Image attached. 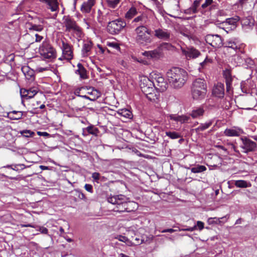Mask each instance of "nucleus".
<instances>
[{"instance_id":"42","label":"nucleus","mask_w":257,"mask_h":257,"mask_svg":"<svg viewBox=\"0 0 257 257\" xmlns=\"http://www.w3.org/2000/svg\"><path fill=\"white\" fill-rule=\"evenodd\" d=\"M43 26L41 25L31 24V27L29 29L30 31L40 32L43 30Z\"/></svg>"},{"instance_id":"4","label":"nucleus","mask_w":257,"mask_h":257,"mask_svg":"<svg viewBox=\"0 0 257 257\" xmlns=\"http://www.w3.org/2000/svg\"><path fill=\"white\" fill-rule=\"evenodd\" d=\"M108 202L116 205L113 209L115 211L119 212H131L132 209L130 207V205L133 204V202H127L123 195H119L111 196L108 198Z\"/></svg>"},{"instance_id":"61","label":"nucleus","mask_w":257,"mask_h":257,"mask_svg":"<svg viewBox=\"0 0 257 257\" xmlns=\"http://www.w3.org/2000/svg\"><path fill=\"white\" fill-rule=\"evenodd\" d=\"M24 166V165H23V164H19V165H17L15 166V168H12L11 166L10 165H8L6 167L7 168H11L14 170H18V169L17 168V166Z\"/></svg>"},{"instance_id":"26","label":"nucleus","mask_w":257,"mask_h":257,"mask_svg":"<svg viewBox=\"0 0 257 257\" xmlns=\"http://www.w3.org/2000/svg\"><path fill=\"white\" fill-rule=\"evenodd\" d=\"M77 66L78 69L75 71L76 74L79 75L81 79H86L87 77L86 69L83 67L82 64L80 63L77 64Z\"/></svg>"},{"instance_id":"1","label":"nucleus","mask_w":257,"mask_h":257,"mask_svg":"<svg viewBox=\"0 0 257 257\" xmlns=\"http://www.w3.org/2000/svg\"><path fill=\"white\" fill-rule=\"evenodd\" d=\"M167 77L170 85L174 88H181L187 79V73L184 70L175 67L167 72Z\"/></svg>"},{"instance_id":"3","label":"nucleus","mask_w":257,"mask_h":257,"mask_svg":"<svg viewBox=\"0 0 257 257\" xmlns=\"http://www.w3.org/2000/svg\"><path fill=\"white\" fill-rule=\"evenodd\" d=\"M207 92L205 80L201 78L196 79L191 87V95L194 99L201 100L205 98Z\"/></svg>"},{"instance_id":"63","label":"nucleus","mask_w":257,"mask_h":257,"mask_svg":"<svg viewBox=\"0 0 257 257\" xmlns=\"http://www.w3.org/2000/svg\"><path fill=\"white\" fill-rule=\"evenodd\" d=\"M248 0H239L238 1V3L242 6L244 4H245L247 2Z\"/></svg>"},{"instance_id":"12","label":"nucleus","mask_w":257,"mask_h":257,"mask_svg":"<svg viewBox=\"0 0 257 257\" xmlns=\"http://www.w3.org/2000/svg\"><path fill=\"white\" fill-rule=\"evenodd\" d=\"M61 49L62 51L63 58L67 61H70L73 58V47L67 42L62 40Z\"/></svg>"},{"instance_id":"25","label":"nucleus","mask_w":257,"mask_h":257,"mask_svg":"<svg viewBox=\"0 0 257 257\" xmlns=\"http://www.w3.org/2000/svg\"><path fill=\"white\" fill-rule=\"evenodd\" d=\"M200 4V0H195L194 1L192 6L185 10V13L187 14H195L198 12L197 8Z\"/></svg>"},{"instance_id":"48","label":"nucleus","mask_w":257,"mask_h":257,"mask_svg":"<svg viewBox=\"0 0 257 257\" xmlns=\"http://www.w3.org/2000/svg\"><path fill=\"white\" fill-rule=\"evenodd\" d=\"M107 46L113 48L114 49L118 50L120 49L119 45L115 42H107Z\"/></svg>"},{"instance_id":"64","label":"nucleus","mask_w":257,"mask_h":257,"mask_svg":"<svg viewBox=\"0 0 257 257\" xmlns=\"http://www.w3.org/2000/svg\"><path fill=\"white\" fill-rule=\"evenodd\" d=\"M40 168L42 170H48L49 169V167H47V166H43V165H41L40 166Z\"/></svg>"},{"instance_id":"50","label":"nucleus","mask_w":257,"mask_h":257,"mask_svg":"<svg viewBox=\"0 0 257 257\" xmlns=\"http://www.w3.org/2000/svg\"><path fill=\"white\" fill-rule=\"evenodd\" d=\"M213 2V0H205V2L204 4H203L201 6V8L202 9H205L208 6L210 5Z\"/></svg>"},{"instance_id":"34","label":"nucleus","mask_w":257,"mask_h":257,"mask_svg":"<svg viewBox=\"0 0 257 257\" xmlns=\"http://www.w3.org/2000/svg\"><path fill=\"white\" fill-rule=\"evenodd\" d=\"M148 19V17L144 14H142L141 15L137 17L133 20V22L135 23H141V24H145L146 23V20Z\"/></svg>"},{"instance_id":"51","label":"nucleus","mask_w":257,"mask_h":257,"mask_svg":"<svg viewBox=\"0 0 257 257\" xmlns=\"http://www.w3.org/2000/svg\"><path fill=\"white\" fill-rule=\"evenodd\" d=\"M92 178L96 182H98L100 178V174L97 172H94L92 174Z\"/></svg>"},{"instance_id":"11","label":"nucleus","mask_w":257,"mask_h":257,"mask_svg":"<svg viewBox=\"0 0 257 257\" xmlns=\"http://www.w3.org/2000/svg\"><path fill=\"white\" fill-rule=\"evenodd\" d=\"M172 47V45L167 43H163L161 46L157 49L153 51H146L144 52V54L148 58L158 59L161 55L162 50L163 49H169Z\"/></svg>"},{"instance_id":"32","label":"nucleus","mask_w":257,"mask_h":257,"mask_svg":"<svg viewBox=\"0 0 257 257\" xmlns=\"http://www.w3.org/2000/svg\"><path fill=\"white\" fill-rule=\"evenodd\" d=\"M191 172L193 173H199L203 172L207 170L205 166L197 165L190 169Z\"/></svg>"},{"instance_id":"35","label":"nucleus","mask_w":257,"mask_h":257,"mask_svg":"<svg viewBox=\"0 0 257 257\" xmlns=\"http://www.w3.org/2000/svg\"><path fill=\"white\" fill-rule=\"evenodd\" d=\"M212 124V122L209 121L205 123H201L198 127L195 128L196 132H199L207 129Z\"/></svg>"},{"instance_id":"62","label":"nucleus","mask_w":257,"mask_h":257,"mask_svg":"<svg viewBox=\"0 0 257 257\" xmlns=\"http://www.w3.org/2000/svg\"><path fill=\"white\" fill-rule=\"evenodd\" d=\"M78 197L81 199H85V195L82 192L79 193Z\"/></svg>"},{"instance_id":"10","label":"nucleus","mask_w":257,"mask_h":257,"mask_svg":"<svg viewBox=\"0 0 257 257\" xmlns=\"http://www.w3.org/2000/svg\"><path fill=\"white\" fill-rule=\"evenodd\" d=\"M206 42L214 48H220L223 45V40L218 35L208 34L205 37Z\"/></svg>"},{"instance_id":"16","label":"nucleus","mask_w":257,"mask_h":257,"mask_svg":"<svg viewBox=\"0 0 257 257\" xmlns=\"http://www.w3.org/2000/svg\"><path fill=\"white\" fill-rule=\"evenodd\" d=\"M212 94L216 97L223 98L224 95V87L223 84L217 83L214 85L212 89Z\"/></svg>"},{"instance_id":"49","label":"nucleus","mask_w":257,"mask_h":257,"mask_svg":"<svg viewBox=\"0 0 257 257\" xmlns=\"http://www.w3.org/2000/svg\"><path fill=\"white\" fill-rule=\"evenodd\" d=\"M21 133L24 137H30L34 134V133H32L30 131L28 130H24L22 131Z\"/></svg>"},{"instance_id":"28","label":"nucleus","mask_w":257,"mask_h":257,"mask_svg":"<svg viewBox=\"0 0 257 257\" xmlns=\"http://www.w3.org/2000/svg\"><path fill=\"white\" fill-rule=\"evenodd\" d=\"M227 219L226 218V216H224L220 218H217V217H211L208 218V223L209 224H221V223H224V222L227 221Z\"/></svg>"},{"instance_id":"15","label":"nucleus","mask_w":257,"mask_h":257,"mask_svg":"<svg viewBox=\"0 0 257 257\" xmlns=\"http://www.w3.org/2000/svg\"><path fill=\"white\" fill-rule=\"evenodd\" d=\"M181 50L183 54L187 59H195L201 55L199 51L193 47H187L185 49L182 48Z\"/></svg>"},{"instance_id":"22","label":"nucleus","mask_w":257,"mask_h":257,"mask_svg":"<svg viewBox=\"0 0 257 257\" xmlns=\"http://www.w3.org/2000/svg\"><path fill=\"white\" fill-rule=\"evenodd\" d=\"M92 48V43L91 41H87L84 42L82 49V54L83 57H87L89 56Z\"/></svg>"},{"instance_id":"2","label":"nucleus","mask_w":257,"mask_h":257,"mask_svg":"<svg viewBox=\"0 0 257 257\" xmlns=\"http://www.w3.org/2000/svg\"><path fill=\"white\" fill-rule=\"evenodd\" d=\"M152 31L147 26L141 25L135 29V41L141 45L145 46L153 41Z\"/></svg>"},{"instance_id":"60","label":"nucleus","mask_w":257,"mask_h":257,"mask_svg":"<svg viewBox=\"0 0 257 257\" xmlns=\"http://www.w3.org/2000/svg\"><path fill=\"white\" fill-rule=\"evenodd\" d=\"M97 47L98 48H99V51L100 52H101V53L103 54L105 52V48H103L101 45H97Z\"/></svg>"},{"instance_id":"47","label":"nucleus","mask_w":257,"mask_h":257,"mask_svg":"<svg viewBox=\"0 0 257 257\" xmlns=\"http://www.w3.org/2000/svg\"><path fill=\"white\" fill-rule=\"evenodd\" d=\"M245 62L246 63V66L250 68L252 67L254 64L253 60H252L251 59L249 58L245 59Z\"/></svg>"},{"instance_id":"5","label":"nucleus","mask_w":257,"mask_h":257,"mask_svg":"<svg viewBox=\"0 0 257 257\" xmlns=\"http://www.w3.org/2000/svg\"><path fill=\"white\" fill-rule=\"evenodd\" d=\"M62 20L66 32H71L77 38H82L83 36L82 30L73 18L69 15L64 16Z\"/></svg>"},{"instance_id":"19","label":"nucleus","mask_w":257,"mask_h":257,"mask_svg":"<svg viewBox=\"0 0 257 257\" xmlns=\"http://www.w3.org/2000/svg\"><path fill=\"white\" fill-rule=\"evenodd\" d=\"M243 131L239 128H226L224 131V134L227 137H238Z\"/></svg>"},{"instance_id":"53","label":"nucleus","mask_w":257,"mask_h":257,"mask_svg":"<svg viewBox=\"0 0 257 257\" xmlns=\"http://www.w3.org/2000/svg\"><path fill=\"white\" fill-rule=\"evenodd\" d=\"M85 189L87 191L92 193L93 192L92 186L90 184H86L84 186Z\"/></svg>"},{"instance_id":"38","label":"nucleus","mask_w":257,"mask_h":257,"mask_svg":"<svg viewBox=\"0 0 257 257\" xmlns=\"http://www.w3.org/2000/svg\"><path fill=\"white\" fill-rule=\"evenodd\" d=\"M166 135L171 139H176L181 137V134L176 132H166Z\"/></svg>"},{"instance_id":"56","label":"nucleus","mask_w":257,"mask_h":257,"mask_svg":"<svg viewBox=\"0 0 257 257\" xmlns=\"http://www.w3.org/2000/svg\"><path fill=\"white\" fill-rule=\"evenodd\" d=\"M195 229H196V226H194L193 227H189V228H187L182 229L181 230L180 229L179 230L193 231Z\"/></svg>"},{"instance_id":"59","label":"nucleus","mask_w":257,"mask_h":257,"mask_svg":"<svg viewBox=\"0 0 257 257\" xmlns=\"http://www.w3.org/2000/svg\"><path fill=\"white\" fill-rule=\"evenodd\" d=\"M48 69V68H42V67H37L36 69V70L39 72H42L44 71L47 70Z\"/></svg>"},{"instance_id":"36","label":"nucleus","mask_w":257,"mask_h":257,"mask_svg":"<svg viewBox=\"0 0 257 257\" xmlns=\"http://www.w3.org/2000/svg\"><path fill=\"white\" fill-rule=\"evenodd\" d=\"M85 130L88 134L95 136H97L99 133V130L98 128L93 125L87 126Z\"/></svg>"},{"instance_id":"14","label":"nucleus","mask_w":257,"mask_h":257,"mask_svg":"<svg viewBox=\"0 0 257 257\" xmlns=\"http://www.w3.org/2000/svg\"><path fill=\"white\" fill-rule=\"evenodd\" d=\"M241 140L242 143L241 145V148L243 150V153H248L255 150L256 144L255 142L246 138H242Z\"/></svg>"},{"instance_id":"40","label":"nucleus","mask_w":257,"mask_h":257,"mask_svg":"<svg viewBox=\"0 0 257 257\" xmlns=\"http://www.w3.org/2000/svg\"><path fill=\"white\" fill-rule=\"evenodd\" d=\"M212 63V60L211 59L206 57L205 59L201 63H200V67L199 68V70L200 72H201V69L205 68L208 64Z\"/></svg>"},{"instance_id":"57","label":"nucleus","mask_w":257,"mask_h":257,"mask_svg":"<svg viewBox=\"0 0 257 257\" xmlns=\"http://www.w3.org/2000/svg\"><path fill=\"white\" fill-rule=\"evenodd\" d=\"M37 134L40 136L48 137L50 135L47 132H38Z\"/></svg>"},{"instance_id":"33","label":"nucleus","mask_w":257,"mask_h":257,"mask_svg":"<svg viewBox=\"0 0 257 257\" xmlns=\"http://www.w3.org/2000/svg\"><path fill=\"white\" fill-rule=\"evenodd\" d=\"M239 18L238 17H235L234 18H231L226 19L225 22H223L222 24L225 25L226 24L235 26L237 22L239 21Z\"/></svg>"},{"instance_id":"55","label":"nucleus","mask_w":257,"mask_h":257,"mask_svg":"<svg viewBox=\"0 0 257 257\" xmlns=\"http://www.w3.org/2000/svg\"><path fill=\"white\" fill-rule=\"evenodd\" d=\"M177 231V230H176V229L169 228V229H164V230H162L161 232L162 233H165V232L173 233V232H174Z\"/></svg>"},{"instance_id":"29","label":"nucleus","mask_w":257,"mask_h":257,"mask_svg":"<svg viewBox=\"0 0 257 257\" xmlns=\"http://www.w3.org/2000/svg\"><path fill=\"white\" fill-rule=\"evenodd\" d=\"M89 93L90 95L89 96L87 95H83L82 96V97L91 101H94L100 96V93L96 89L93 90L91 92Z\"/></svg>"},{"instance_id":"45","label":"nucleus","mask_w":257,"mask_h":257,"mask_svg":"<svg viewBox=\"0 0 257 257\" xmlns=\"http://www.w3.org/2000/svg\"><path fill=\"white\" fill-rule=\"evenodd\" d=\"M153 4L155 8L160 11L162 9V6L161 3L158 0H150Z\"/></svg>"},{"instance_id":"7","label":"nucleus","mask_w":257,"mask_h":257,"mask_svg":"<svg viewBox=\"0 0 257 257\" xmlns=\"http://www.w3.org/2000/svg\"><path fill=\"white\" fill-rule=\"evenodd\" d=\"M126 26V23L120 19L111 21L108 23L107 31L111 35L119 34Z\"/></svg>"},{"instance_id":"17","label":"nucleus","mask_w":257,"mask_h":257,"mask_svg":"<svg viewBox=\"0 0 257 257\" xmlns=\"http://www.w3.org/2000/svg\"><path fill=\"white\" fill-rule=\"evenodd\" d=\"M223 76L225 79L226 85V91L229 92L231 90L232 77L231 76V71L229 69H226L223 71Z\"/></svg>"},{"instance_id":"27","label":"nucleus","mask_w":257,"mask_h":257,"mask_svg":"<svg viewBox=\"0 0 257 257\" xmlns=\"http://www.w3.org/2000/svg\"><path fill=\"white\" fill-rule=\"evenodd\" d=\"M204 113V110L203 108L202 107H199L193 109L190 113V115L193 118H196L202 116Z\"/></svg>"},{"instance_id":"6","label":"nucleus","mask_w":257,"mask_h":257,"mask_svg":"<svg viewBox=\"0 0 257 257\" xmlns=\"http://www.w3.org/2000/svg\"><path fill=\"white\" fill-rule=\"evenodd\" d=\"M40 55L44 59L52 60L56 57L55 49L48 42H43L39 48Z\"/></svg>"},{"instance_id":"39","label":"nucleus","mask_w":257,"mask_h":257,"mask_svg":"<svg viewBox=\"0 0 257 257\" xmlns=\"http://www.w3.org/2000/svg\"><path fill=\"white\" fill-rule=\"evenodd\" d=\"M37 91L35 90H24V96L28 97V98H32L37 94Z\"/></svg>"},{"instance_id":"21","label":"nucleus","mask_w":257,"mask_h":257,"mask_svg":"<svg viewBox=\"0 0 257 257\" xmlns=\"http://www.w3.org/2000/svg\"><path fill=\"white\" fill-rule=\"evenodd\" d=\"M171 120H174L176 122H179L181 123H184L189 120L190 117L188 116L182 115H179L177 114H170L169 116Z\"/></svg>"},{"instance_id":"41","label":"nucleus","mask_w":257,"mask_h":257,"mask_svg":"<svg viewBox=\"0 0 257 257\" xmlns=\"http://www.w3.org/2000/svg\"><path fill=\"white\" fill-rule=\"evenodd\" d=\"M133 241H130V244L131 245H140L142 244L144 240L140 238L139 236H136L135 237H133Z\"/></svg>"},{"instance_id":"23","label":"nucleus","mask_w":257,"mask_h":257,"mask_svg":"<svg viewBox=\"0 0 257 257\" xmlns=\"http://www.w3.org/2000/svg\"><path fill=\"white\" fill-rule=\"evenodd\" d=\"M23 115L22 111L14 110L8 112L7 117L11 120H18L22 118Z\"/></svg>"},{"instance_id":"54","label":"nucleus","mask_w":257,"mask_h":257,"mask_svg":"<svg viewBox=\"0 0 257 257\" xmlns=\"http://www.w3.org/2000/svg\"><path fill=\"white\" fill-rule=\"evenodd\" d=\"M195 226L196 227H198L200 230H201L204 228V223L201 221H198Z\"/></svg>"},{"instance_id":"30","label":"nucleus","mask_w":257,"mask_h":257,"mask_svg":"<svg viewBox=\"0 0 257 257\" xmlns=\"http://www.w3.org/2000/svg\"><path fill=\"white\" fill-rule=\"evenodd\" d=\"M234 185L238 188H247L251 186V184L245 180L234 181Z\"/></svg>"},{"instance_id":"24","label":"nucleus","mask_w":257,"mask_h":257,"mask_svg":"<svg viewBox=\"0 0 257 257\" xmlns=\"http://www.w3.org/2000/svg\"><path fill=\"white\" fill-rule=\"evenodd\" d=\"M117 113L118 115L124 118L131 119L133 116L132 111L126 108L118 109L117 111Z\"/></svg>"},{"instance_id":"44","label":"nucleus","mask_w":257,"mask_h":257,"mask_svg":"<svg viewBox=\"0 0 257 257\" xmlns=\"http://www.w3.org/2000/svg\"><path fill=\"white\" fill-rule=\"evenodd\" d=\"M141 87L142 89V91L146 95H148L147 92H148V94H150L151 93L150 92L151 90H153L152 87H150L149 86L147 87V86H145L144 83L141 84Z\"/></svg>"},{"instance_id":"9","label":"nucleus","mask_w":257,"mask_h":257,"mask_svg":"<svg viewBox=\"0 0 257 257\" xmlns=\"http://www.w3.org/2000/svg\"><path fill=\"white\" fill-rule=\"evenodd\" d=\"M143 81L146 82L148 81L150 82V85H151L152 83L156 88L160 91H164L167 88V83L162 76L156 75L154 77V80L153 82L150 81L148 78L144 79Z\"/></svg>"},{"instance_id":"46","label":"nucleus","mask_w":257,"mask_h":257,"mask_svg":"<svg viewBox=\"0 0 257 257\" xmlns=\"http://www.w3.org/2000/svg\"><path fill=\"white\" fill-rule=\"evenodd\" d=\"M115 238L117 239L120 241L123 242H127V243H130V241L128 239V238L122 235H117L116 237H115Z\"/></svg>"},{"instance_id":"58","label":"nucleus","mask_w":257,"mask_h":257,"mask_svg":"<svg viewBox=\"0 0 257 257\" xmlns=\"http://www.w3.org/2000/svg\"><path fill=\"white\" fill-rule=\"evenodd\" d=\"M35 37H36V42H40L43 39L42 36H41L37 34H36L35 35Z\"/></svg>"},{"instance_id":"18","label":"nucleus","mask_w":257,"mask_h":257,"mask_svg":"<svg viewBox=\"0 0 257 257\" xmlns=\"http://www.w3.org/2000/svg\"><path fill=\"white\" fill-rule=\"evenodd\" d=\"M22 71L23 72L27 79L30 81H33L35 79V72L29 66H25L22 67Z\"/></svg>"},{"instance_id":"43","label":"nucleus","mask_w":257,"mask_h":257,"mask_svg":"<svg viewBox=\"0 0 257 257\" xmlns=\"http://www.w3.org/2000/svg\"><path fill=\"white\" fill-rule=\"evenodd\" d=\"M121 0H107V4L109 7L111 8H115L120 3Z\"/></svg>"},{"instance_id":"52","label":"nucleus","mask_w":257,"mask_h":257,"mask_svg":"<svg viewBox=\"0 0 257 257\" xmlns=\"http://www.w3.org/2000/svg\"><path fill=\"white\" fill-rule=\"evenodd\" d=\"M38 230L43 234H47L48 232V229L43 226H39Z\"/></svg>"},{"instance_id":"20","label":"nucleus","mask_w":257,"mask_h":257,"mask_svg":"<svg viewBox=\"0 0 257 257\" xmlns=\"http://www.w3.org/2000/svg\"><path fill=\"white\" fill-rule=\"evenodd\" d=\"M95 4V0H87V2H85L82 4L81 7V11L82 13H89Z\"/></svg>"},{"instance_id":"37","label":"nucleus","mask_w":257,"mask_h":257,"mask_svg":"<svg viewBox=\"0 0 257 257\" xmlns=\"http://www.w3.org/2000/svg\"><path fill=\"white\" fill-rule=\"evenodd\" d=\"M48 5L52 12L56 11L58 8L57 0H51Z\"/></svg>"},{"instance_id":"13","label":"nucleus","mask_w":257,"mask_h":257,"mask_svg":"<svg viewBox=\"0 0 257 257\" xmlns=\"http://www.w3.org/2000/svg\"><path fill=\"white\" fill-rule=\"evenodd\" d=\"M172 36L171 31L162 28H158L154 30V36L164 41H169Z\"/></svg>"},{"instance_id":"31","label":"nucleus","mask_w":257,"mask_h":257,"mask_svg":"<svg viewBox=\"0 0 257 257\" xmlns=\"http://www.w3.org/2000/svg\"><path fill=\"white\" fill-rule=\"evenodd\" d=\"M138 14V11L135 7H132L125 15V18L127 19H132Z\"/></svg>"},{"instance_id":"8","label":"nucleus","mask_w":257,"mask_h":257,"mask_svg":"<svg viewBox=\"0 0 257 257\" xmlns=\"http://www.w3.org/2000/svg\"><path fill=\"white\" fill-rule=\"evenodd\" d=\"M245 46V44L241 43L237 38L230 39L224 43L225 47L232 49L236 53H244Z\"/></svg>"}]
</instances>
